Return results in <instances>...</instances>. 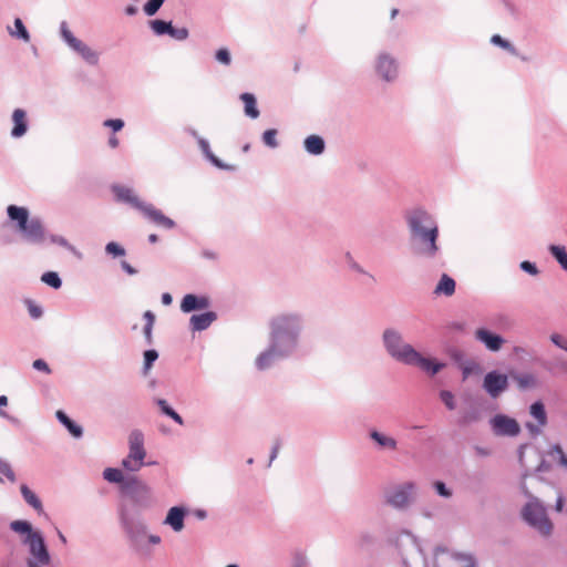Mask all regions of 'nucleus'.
Masks as SVG:
<instances>
[{
  "label": "nucleus",
  "instance_id": "nucleus-1",
  "mask_svg": "<svg viewBox=\"0 0 567 567\" xmlns=\"http://www.w3.org/2000/svg\"><path fill=\"white\" fill-rule=\"evenodd\" d=\"M413 254L421 258H433L439 246V229L433 218L424 210L415 209L408 216Z\"/></svg>",
  "mask_w": 567,
  "mask_h": 567
},
{
  "label": "nucleus",
  "instance_id": "nucleus-2",
  "mask_svg": "<svg viewBox=\"0 0 567 567\" xmlns=\"http://www.w3.org/2000/svg\"><path fill=\"white\" fill-rule=\"evenodd\" d=\"M271 329L272 344L257 359V367L261 370L270 367L277 355H284L293 346L298 320L293 316H278L272 320Z\"/></svg>",
  "mask_w": 567,
  "mask_h": 567
},
{
  "label": "nucleus",
  "instance_id": "nucleus-3",
  "mask_svg": "<svg viewBox=\"0 0 567 567\" xmlns=\"http://www.w3.org/2000/svg\"><path fill=\"white\" fill-rule=\"evenodd\" d=\"M383 339L389 353L404 363L416 365L431 375L437 373L443 367V364L432 359L423 358L410 344L404 343L401 336L395 331L386 330Z\"/></svg>",
  "mask_w": 567,
  "mask_h": 567
},
{
  "label": "nucleus",
  "instance_id": "nucleus-4",
  "mask_svg": "<svg viewBox=\"0 0 567 567\" xmlns=\"http://www.w3.org/2000/svg\"><path fill=\"white\" fill-rule=\"evenodd\" d=\"M524 520L535 528L540 535L549 536L553 532V523L547 516L545 507L537 498H532L522 509Z\"/></svg>",
  "mask_w": 567,
  "mask_h": 567
},
{
  "label": "nucleus",
  "instance_id": "nucleus-5",
  "mask_svg": "<svg viewBox=\"0 0 567 567\" xmlns=\"http://www.w3.org/2000/svg\"><path fill=\"white\" fill-rule=\"evenodd\" d=\"M23 544L28 545L30 551V558L27 560L28 567H42L50 564L51 557L40 532L25 536Z\"/></svg>",
  "mask_w": 567,
  "mask_h": 567
},
{
  "label": "nucleus",
  "instance_id": "nucleus-6",
  "mask_svg": "<svg viewBox=\"0 0 567 567\" xmlns=\"http://www.w3.org/2000/svg\"><path fill=\"white\" fill-rule=\"evenodd\" d=\"M130 453L123 460L122 465L132 472L138 471L145 458L144 437L140 431H133L130 434Z\"/></svg>",
  "mask_w": 567,
  "mask_h": 567
},
{
  "label": "nucleus",
  "instance_id": "nucleus-7",
  "mask_svg": "<svg viewBox=\"0 0 567 567\" xmlns=\"http://www.w3.org/2000/svg\"><path fill=\"white\" fill-rule=\"evenodd\" d=\"M61 33L64 41L76 51L87 63L96 64L99 62V55L90 47L76 39L72 32L66 28L65 23L61 27Z\"/></svg>",
  "mask_w": 567,
  "mask_h": 567
},
{
  "label": "nucleus",
  "instance_id": "nucleus-8",
  "mask_svg": "<svg viewBox=\"0 0 567 567\" xmlns=\"http://www.w3.org/2000/svg\"><path fill=\"white\" fill-rule=\"evenodd\" d=\"M416 486L412 482H405L398 485L386 497V502L396 507L404 508L412 501L415 494Z\"/></svg>",
  "mask_w": 567,
  "mask_h": 567
},
{
  "label": "nucleus",
  "instance_id": "nucleus-9",
  "mask_svg": "<svg viewBox=\"0 0 567 567\" xmlns=\"http://www.w3.org/2000/svg\"><path fill=\"white\" fill-rule=\"evenodd\" d=\"M491 425L496 435L516 436L520 432L518 422L504 414H497L491 420Z\"/></svg>",
  "mask_w": 567,
  "mask_h": 567
},
{
  "label": "nucleus",
  "instance_id": "nucleus-10",
  "mask_svg": "<svg viewBox=\"0 0 567 567\" xmlns=\"http://www.w3.org/2000/svg\"><path fill=\"white\" fill-rule=\"evenodd\" d=\"M529 414L536 420V423L527 422L526 429L533 436H537L542 433L543 429L547 425V413L543 402H534L529 408Z\"/></svg>",
  "mask_w": 567,
  "mask_h": 567
},
{
  "label": "nucleus",
  "instance_id": "nucleus-11",
  "mask_svg": "<svg viewBox=\"0 0 567 567\" xmlns=\"http://www.w3.org/2000/svg\"><path fill=\"white\" fill-rule=\"evenodd\" d=\"M483 386L492 398H497L507 389L508 379L505 374L488 372L484 378Z\"/></svg>",
  "mask_w": 567,
  "mask_h": 567
},
{
  "label": "nucleus",
  "instance_id": "nucleus-12",
  "mask_svg": "<svg viewBox=\"0 0 567 567\" xmlns=\"http://www.w3.org/2000/svg\"><path fill=\"white\" fill-rule=\"evenodd\" d=\"M145 217L159 227L172 229L175 227V221L169 217L165 216L162 210L157 209L152 204H145L141 210Z\"/></svg>",
  "mask_w": 567,
  "mask_h": 567
},
{
  "label": "nucleus",
  "instance_id": "nucleus-13",
  "mask_svg": "<svg viewBox=\"0 0 567 567\" xmlns=\"http://www.w3.org/2000/svg\"><path fill=\"white\" fill-rule=\"evenodd\" d=\"M112 190L118 202L127 203L132 207L138 209L140 212L146 204L138 198V196L134 193L132 188H128L126 186L115 185L112 187Z\"/></svg>",
  "mask_w": 567,
  "mask_h": 567
},
{
  "label": "nucleus",
  "instance_id": "nucleus-14",
  "mask_svg": "<svg viewBox=\"0 0 567 567\" xmlns=\"http://www.w3.org/2000/svg\"><path fill=\"white\" fill-rule=\"evenodd\" d=\"M21 233L31 243L39 244L44 240V228L38 218L30 219L25 227L21 229Z\"/></svg>",
  "mask_w": 567,
  "mask_h": 567
},
{
  "label": "nucleus",
  "instance_id": "nucleus-15",
  "mask_svg": "<svg viewBox=\"0 0 567 567\" xmlns=\"http://www.w3.org/2000/svg\"><path fill=\"white\" fill-rule=\"evenodd\" d=\"M475 338L484 343L491 351H498L504 343V339L501 336L492 333L483 328L475 331Z\"/></svg>",
  "mask_w": 567,
  "mask_h": 567
},
{
  "label": "nucleus",
  "instance_id": "nucleus-16",
  "mask_svg": "<svg viewBox=\"0 0 567 567\" xmlns=\"http://www.w3.org/2000/svg\"><path fill=\"white\" fill-rule=\"evenodd\" d=\"M209 306V300L206 297H197L195 295H186L181 303V309L184 312L194 310L206 309Z\"/></svg>",
  "mask_w": 567,
  "mask_h": 567
},
{
  "label": "nucleus",
  "instance_id": "nucleus-17",
  "mask_svg": "<svg viewBox=\"0 0 567 567\" xmlns=\"http://www.w3.org/2000/svg\"><path fill=\"white\" fill-rule=\"evenodd\" d=\"M12 121L11 135L16 138L23 136L28 131L27 113L22 109H16L12 113Z\"/></svg>",
  "mask_w": 567,
  "mask_h": 567
},
{
  "label": "nucleus",
  "instance_id": "nucleus-18",
  "mask_svg": "<svg viewBox=\"0 0 567 567\" xmlns=\"http://www.w3.org/2000/svg\"><path fill=\"white\" fill-rule=\"evenodd\" d=\"M378 72L382 75L386 81L392 80L396 74V65L392 58L386 54H382L379 58L378 62Z\"/></svg>",
  "mask_w": 567,
  "mask_h": 567
},
{
  "label": "nucleus",
  "instance_id": "nucleus-19",
  "mask_svg": "<svg viewBox=\"0 0 567 567\" xmlns=\"http://www.w3.org/2000/svg\"><path fill=\"white\" fill-rule=\"evenodd\" d=\"M185 511L181 507H172L166 516L165 524L169 525L175 532L184 528Z\"/></svg>",
  "mask_w": 567,
  "mask_h": 567
},
{
  "label": "nucleus",
  "instance_id": "nucleus-20",
  "mask_svg": "<svg viewBox=\"0 0 567 567\" xmlns=\"http://www.w3.org/2000/svg\"><path fill=\"white\" fill-rule=\"evenodd\" d=\"M216 320V313L208 311L200 315H194L190 318L193 330L202 331L207 329Z\"/></svg>",
  "mask_w": 567,
  "mask_h": 567
},
{
  "label": "nucleus",
  "instance_id": "nucleus-21",
  "mask_svg": "<svg viewBox=\"0 0 567 567\" xmlns=\"http://www.w3.org/2000/svg\"><path fill=\"white\" fill-rule=\"evenodd\" d=\"M8 216L11 220L18 221V228L21 231L22 228L30 221L29 212L24 207H19L16 205H10L7 209Z\"/></svg>",
  "mask_w": 567,
  "mask_h": 567
},
{
  "label": "nucleus",
  "instance_id": "nucleus-22",
  "mask_svg": "<svg viewBox=\"0 0 567 567\" xmlns=\"http://www.w3.org/2000/svg\"><path fill=\"white\" fill-rule=\"evenodd\" d=\"M445 564L452 567H475V560L471 555L465 554H452L446 557ZM437 567H443L437 565Z\"/></svg>",
  "mask_w": 567,
  "mask_h": 567
},
{
  "label": "nucleus",
  "instance_id": "nucleus-23",
  "mask_svg": "<svg viewBox=\"0 0 567 567\" xmlns=\"http://www.w3.org/2000/svg\"><path fill=\"white\" fill-rule=\"evenodd\" d=\"M455 292V280L446 274H443L440 281L437 282L434 293L452 296Z\"/></svg>",
  "mask_w": 567,
  "mask_h": 567
},
{
  "label": "nucleus",
  "instance_id": "nucleus-24",
  "mask_svg": "<svg viewBox=\"0 0 567 567\" xmlns=\"http://www.w3.org/2000/svg\"><path fill=\"white\" fill-rule=\"evenodd\" d=\"M240 100L245 105V114L251 118H257L259 116V110L257 107V102L255 96L251 93H243L240 95Z\"/></svg>",
  "mask_w": 567,
  "mask_h": 567
},
{
  "label": "nucleus",
  "instance_id": "nucleus-25",
  "mask_svg": "<svg viewBox=\"0 0 567 567\" xmlns=\"http://www.w3.org/2000/svg\"><path fill=\"white\" fill-rule=\"evenodd\" d=\"M20 491L23 499L39 514H41L43 512V506L39 497L25 484L21 485Z\"/></svg>",
  "mask_w": 567,
  "mask_h": 567
},
{
  "label": "nucleus",
  "instance_id": "nucleus-26",
  "mask_svg": "<svg viewBox=\"0 0 567 567\" xmlns=\"http://www.w3.org/2000/svg\"><path fill=\"white\" fill-rule=\"evenodd\" d=\"M307 152L319 155L324 151V141L318 135H310L305 141Z\"/></svg>",
  "mask_w": 567,
  "mask_h": 567
},
{
  "label": "nucleus",
  "instance_id": "nucleus-27",
  "mask_svg": "<svg viewBox=\"0 0 567 567\" xmlns=\"http://www.w3.org/2000/svg\"><path fill=\"white\" fill-rule=\"evenodd\" d=\"M56 417L74 437H80L82 435L81 426L75 424L63 411H56Z\"/></svg>",
  "mask_w": 567,
  "mask_h": 567
},
{
  "label": "nucleus",
  "instance_id": "nucleus-28",
  "mask_svg": "<svg viewBox=\"0 0 567 567\" xmlns=\"http://www.w3.org/2000/svg\"><path fill=\"white\" fill-rule=\"evenodd\" d=\"M549 251L563 269L567 271V251L564 246L550 245Z\"/></svg>",
  "mask_w": 567,
  "mask_h": 567
},
{
  "label": "nucleus",
  "instance_id": "nucleus-29",
  "mask_svg": "<svg viewBox=\"0 0 567 567\" xmlns=\"http://www.w3.org/2000/svg\"><path fill=\"white\" fill-rule=\"evenodd\" d=\"M10 528L19 534H25V536H31V534H38V530H33L32 526L27 520H13L10 524Z\"/></svg>",
  "mask_w": 567,
  "mask_h": 567
},
{
  "label": "nucleus",
  "instance_id": "nucleus-30",
  "mask_svg": "<svg viewBox=\"0 0 567 567\" xmlns=\"http://www.w3.org/2000/svg\"><path fill=\"white\" fill-rule=\"evenodd\" d=\"M371 437L380 446L388 447L394 450L396 447V442L394 439L385 436L377 431L371 432Z\"/></svg>",
  "mask_w": 567,
  "mask_h": 567
},
{
  "label": "nucleus",
  "instance_id": "nucleus-31",
  "mask_svg": "<svg viewBox=\"0 0 567 567\" xmlns=\"http://www.w3.org/2000/svg\"><path fill=\"white\" fill-rule=\"evenodd\" d=\"M516 381L520 389H530L537 385L536 377L530 373L516 377Z\"/></svg>",
  "mask_w": 567,
  "mask_h": 567
},
{
  "label": "nucleus",
  "instance_id": "nucleus-32",
  "mask_svg": "<svg viewBox=\"0 0 567 567\" xmlns=\"http://www.w3.org/2000/svg\"><path fill=\"white\" fill-rule=\"evenodd\" d=\"M172 27L173 25H172L171 22H166V21H163V20H153V21H151L152 30L156 34H158V35H162V34H165V33L169 34Z\"/></svg>",
  "mask_w": 567,
  "mask_h": 567
},
{
  "label": "nucleus",
  "instance_id": "nucleus-33",
  "mask_svg": "<svg viewBox=\"0 0 567 567\" xmlns=\"http://www.w3.org/2000/svg\"><path fill=\"white\" fill-rule=\"evenodd\" d=\"M158 406L161 408V411L166 414L167 416L172 417L175 422H177L178 424H183V419L182 416L175 412L168 404L165 400H158L157 402Z\"/></svg>",
  "mask_w": 567,
  "mask_h": 567
},
{
  "label": "nucleus",
  "instance_id": "nucleus-34",
  "mask_svg": "<svg viewBox=\"0 0 567 567\" xmlns=\"http://www.w3.org/2000/svg\"><path fill=\"white\" fill-rule=\"evenodd\" d=\"M103 476L106 481L111 483H122L124 481L123 473L117 468L109 467L104 470Z\"/></svg>",
  "mask_w": 567,
  "mask_h": 567
},
{
  "label": "nucleus",
  "instance_id": "nucleus-35",
  "mask_svg": "<svg viewBox=\"0 0 567 567\" xmlns=\"http://www.w3.org/2000/svg\"><path fill=\"white\" fill-rule=\"evenodd\" d=\"M14 27L17 29V33H14L11 29H9V32L11 35L13 37H18V38H21L23 39L25 42H29L30 41V35H29V32L27 31L23 22L21 19L17 18L14 20Z\"/></svg>",
  "mask_w": 567,
  "mask_h": 567
},
{
  "label": "nucleus",
  "instance_id": "nucleus-36",
  "mask_svg": "<svg viewBox=\"0 0 567 567\" xmlns=\"http://www.w3.org/2000/svg\"><path fill=\"white\" fill-rule=\"evenodd\" d=\"M41 280L55 289L60 288L62 285L60 277L53 271L43 274Z\"/></svg>",
  "mask_w": 567,
  "mask_h": 567
},
{
  "label": "nucleus",
  "instance_id": "nucleus-37",
  "mask_svg": "<svg viewBox=\"0 0 567 567\" xmlns=\"http://www.w3.org/2000/svg\"><path fill=\"white\" fill-rule=\"evenodd\" d=\"M549 455L557 456L559 465L567 468V455L565 454L563 447L559 444H555L551 446Z\"/></svg>",
  "mask_w": 567,
  "mask_h": 567
},
{
  "label": "nucleus",
  "instance_id": "nucleus-38",
  "mask_svg": "<svg viewBox=\"0 0 567 567\" xmlns=\"http://www.w3.org/2000/svg\"><path fill=\"white\" fill-rule=\"evenodd\" d=\"M549 455L557 456L559 465L567 468V455L565 454L563 447L559 444H555L551 446Z\"/></svg>",
  "mask_w": 567,
  "mask_h": 567
},
{
  "label": "nucleus",
  "instance_id": "nucleus-39",
  "mask_svg": "<svg viewBox=\"0 0 567 567\" xmlns=\"http://www.w3.org/2000/svg\"><path fill=\"white\" fill-rule=\"evenodd\" d=\"M262 141L269 147H272V148L277 147L278 146L277 130L270 128V130L265 131V133L262 135Z\"/></svg>",
  "mask_w": 567,
  "mask_h": 567
},
{
  "label": "nucleus",
  "instance_id": "nucleus-40",
  "mask_svg": "<svg viewBox=\"0 0 567 567\" xmlns=\"http://www.w3.org/2000/svg\"><path fill=\"white\" fill-rule=\"evenodd\" d=\"M199 146L202 151L206 154V156L218 167H224V165L219 162V159L210 152V147L207 141L200 138Z\"/></svg>",
  "mask_w": 567,
  "mask_h": 567
},
{
  "label": "nucleus",
  "instance_id": "nucleus-41",
  "mask_svg": "<svg viewBox=\"0 0 567 567\" xmlns=\"http://www.w3.org/2000/svg\"><path fill=\"white\" fill-rule=\"evenodd\" d=\"M164 0H150L145 6H144V12L147 14V16H154L158 9L162 7Z\"/></svg>",
  "mask_w": 567,
  "mask_h": 567
},
{
  "label": "nucleus",
  "instance_id": "nucleus-42",
  "mask_svg": "<svg viewBox=\"0 0 567 567\" xmlns=\"http://www.w3.org/2000/svg\"><path fill=\"white\" fill-rule=\"evenodd\" d=\"M105 250L107 254L113 255L114 257L124 256L125 250L118 244L111 241L106 245Z\"/></svg>",
  "mask_w": 567,
  "mask_h": 567
},
{
  "label": "nucleus",
  "instance_id": "nucleus-43",
  "mask_svg": "<svg viewBox=\"0 0 567 567\" xmlns=\"http://www.w3.org/2000/svg\"><path fill=\"white\" fill-rule=\"evenodd\" d=\"M25 305L28 307V311L33 319H39L42 316V309L40 306L35 305L32 300H25Z\"/></svg>",
  "mask_w": 567,
  "mask_h": 567
},
{
  "label": "nucleus",
  "instance_id": "nucleus-44",
  "mask_svg": "<svg viewBox=\"0 0 567 567\" xmlns=\"http://www.w3.org/2000/svg\"><path fill=\"white\" fill-rule=\"evenodd\" d=\"M440 398L444 402V404L446 405V408L449 410L455 409L454 395L450 391H446V390L441 391Z\"/></svg>",
  "mask_w": 567,
  "mask_h": 567
},
{
  "label": "nucleus",
  "instance_id": "nucleus-45",
  "mask_svg": "<svg viewBox=\"0 0 567 567\" xmlns=\"http://www.w3.org/2000/svg\"><path fill=\"white\" fill-rule=\"evenodd\" d=\"M216 60L221 64L229 65L231 62L230 53L227 49L223 48L217 50Z\"/></svg>",
  "mask_w": 567,
  "mask_h": 567
},
{
  "label": "nucleus",
  "instance_id": "nucleus-46",
  "mask_svg": "<svg viewBox=\"0 0 567 567\" xmlns=\"http://www.w3.org/2000/svg\"><path fill=\"white\" fill-rule=\"evenodd\" d=\"M169 35L176 40H185L188 37V30L186 28L172 27Z\"/></svg>",
  "mask_w": 567,
  "mask_h": 567
},
{
  "label": "nucleus",
  "instance_id": "nucleus-47",
  "mask_svg": "<svg viewBox=\"0 0 567 567\" xmlns=\"http://www.w3.org/2000/svg\"><path fill=\"white\" fill-rule=\"evenodd\" d=\"M158 358V354L155 350H147L144 353V365L145 369L148 370L153 362Z\"/></svg>",
  "mask_w": 567,
  "mask_h": 567
},
{
  "label": "nucleus",
  "instance_id": "nucleus-48",
  "mask_svg": "<svg viewBox=\"0 0 567 567\" xmlns=\"http://www.w3.org/2000/svg\"><path fill=\"white\" fill-rule=\"evenodd\" d=\"M433 486H434L435 491L437 492V494L443 497L447 498L452 495L451 491L445 486V484L443 482L436 481V482H434Z\"/></svg>",
  "mask_w": 567,
  "mask_h": 567
},
{
  "label": "nucleus",
  "instance_id": "nucleus-49",
  "mask_svg": "<svg viewBox=\"0 0 567 567\" xmlns=\"http://www.w3.org/2000/svg\"><path fill=\"white\" fill-rule=\"evenodd\" d=\"M104 126L112 128L114 132L121 131L124 126V122L120 118L106 120L103 123Z\"/></svg>",
  "mask_w": 567,
  "mask_h": 567
},
{
  "label": "nucleus",
  "instance_id": "nucleus-50",
  "mask_svg": "<svg viewBox=\"0 0 567 567\" xmlns=\"http://www.w3.org/2000/svg\"><path fill=\"white\" fill-rule=\"evenodd\" d=\"M492 42L494 44H497L506 50L514 51V48L511 45V43L506 40H504L501 35L495 34L492 37Z\"/></svg>",
  "mask_w": 567,
  "mask_h": 567
},
{
  "label": "nucleus",
  "instance_id": "nucleus-51",
  "mask_svg": "<svg viewBox=\"0 0 567 567\" xmlns=\"http://www.w3.org/2000/svg\"><path fill=\"white\" fill-rule=\"evenodd\" d=\"M32 365L35 370L42 371L47 374L51 373V369L49 368L48 363L42 359L34 360Z\"/></svg>",
  "mask_w": 567,
  "mask_h": 567
},
{
  "label": "nucleus",
  "instance_id": "nucleus-52",
  "mask_svg": "<svg viewBox=\"0 0 567 567\" xmlns=\"http://www.w3.org/2000/svg\"><path fill=\"white\" fill-rule=\"evenodd\" d=\"M550 340L553 343H555L557 347L564 349L567 351V341L558 333H553L550 336Z\"/></svg>",
  "mask_w": 567,
  "mask_h": 567
},
{
  "label": "nucleus",
  "instance_id": "nucleus-53",
  "mask_svg": "<svg viewBox=\"0 0 567 567\" xmlns=\"http://www.w3.org/2000/svg\"><path fill=\"white\" fill-rule=\"evenodd\" d=\"M520 268L524 271L530 274L532 276H536L538 274L537 267L533 262H530V261H523L520 264Z\"/></svg>",
  "mask_w": 567,
  "mask_h": 567
},
{
  "label": "nucleus",
  "instance_id": "nucleus-54",
  "mask_svg": "<svg viewBox=\"0 0 567 567\" xmlns=\"http://www.w3.org/2000/svg\"><path fill=\"white\" fill-rule=\"evenodd\" d=\"M127 487H132V488H136V489H141V491H146V486L144 484H142L136 478H133L131 480L127 485Z\"/></svg>",
  "mask_w": 567,
  "mask_h": 567
},
{
  "label": "nucleus",
  "instance_id": "nucleus-55",
  "mask_svg": "<svg viewBox=\"0 0 567 567\" xmlns=\"http://www.w3.org/2000/svg\"><path fill=\"white\" fill-rule=\"evenodd\" d=\"M144 319L146 320V324L154 326L155 322V316L152 311L147 310L144 313Z\"/></svg>",
  "mask_w": 567,
  "mask_h": 567
},
{
  "label": "nucleus",
  "instance_id": "nucleus-56",
  "mask_svg": "<svg viewBox=\"0 0 567 567\" xmlns=\"http://www.w3.org/2000/svg\"><path fill=\"white\" fill-rule=\"evenodd\" d=\"M152 329H153V327L150 324H145V327H144V336L148 343L152 342Z\"/></svg>",
  "mask_w": 567,
  "mask_h": 567
},
{
  "label": "nucleus",
  "instance_id": "nucleus-57",
  "mask_svg": "<svg viewBox=\"0 0 567 567\" xmlns=\"http://www.w3.org/2000/svg\"><path fill=\"white\" fill-rule=\"evenodd\" d=\"M122 268L128 274L134 275L136 274V270L126 261H122Z\"/></svg>",
  "mask_w": 567,
  "mask_h": 567
},
{
  "label": "nucleus",
  "instance_id": "nucleus-58",
  "mask_svg": "<svg viewBox=\"0 0 567 567\" xmlns=\"http://www.w3.org/2000/svg\"><path fill=\"white\" fill-rule=\"evenodd\" d=\"M172 300H173V298H172V296H171L168 292L163 293V296H162V302H163L164 305H166V306L171 305V303H172Z\"/></svg>",
  "mask_w": 567,
  "mask_h": 567
},
{
  "label": "nucleus",
  "instance_id": "nucleus-59",
  "mask_svg": "<svg viewBox=\"0 0 567 567\" xmlns=\"http://www.w3.org/2000/svg\"><path fill=\"white\" fill-rule=\"evenodd\" d=\"M109 145L112 147V148H116L118 146V138L116 136H111L109 138Z\"/></svg>",
  "mask_w": 567,
  "mask_h": 567
},
{
  "label": "nucleus",
  "instance_id": "nucleus-60",
  "mask_svg": "<svg viewBox=\"0 0 567 567\" xmlns=\"http://www.w3.org/2000/svg\"><path fill=\"white\" fill-rule=\"evenodd\" d=\"M563 506H564V497L563 496H558L557 502H556V511L557 512H561L563 511Z\"/></svg>",
  "mask_w": 567,
  "mask_h": 567
},
{
  "label": "nucleus",
  "instance_id": "nucleus-61",
  "mask_svg": "<svg viewBox=\"0 0 567 567\" xmlns=\"http://www.w3.org/2000/svg\"><path fill=\"white\" fill-rule=\"evenodd\" d=\"M8 405V398L6 395L0 396V408Z\"/></svg>",
  "mask_w": 567,
  "mask_h": 567
},
{
  "label": "nucleus",
  "instance_id": "nucleus-62",
  "mask_svg": "<svg viewBox=\"0 0 567 567\" xmlns=\"http://www.w3.org/2000/svg\"><path fill=\"white\" fill-rule=\"evenodd\" d=\"M278 444H276L272 449V453H271V456H270V461H272L276 456H277V453H278Z\"/></svg>",
  "mask_w": 567,
  "mask_h": 567
},
{
  "label": "nucleus",
  "instance_id": "nucleus-63",
  "mask_svg": "<svg viewBox=\"0 0 567 567\" xmlns=\"http://www.w3.org/2000/svg\"><path fill=\"white\" fill-rule=\"evenodd\" d=\"M150 542L153 544H158L161 542V538L158 536L152 535L150 536Z\"/></svg>",
  "mask_w": 567,
  "mask_h": 567
},
{
  "label": "nucleus",
  "instance_id": "nucleus-64",
  "mask_svg": "<svg viewBox=\"0 0 567 567\" xmlns=\"http://www.w3.org/2000/svg\"><path fill=\"white\" fill-rule=\"evenodd\" d=\"M148 240L152 243V244H155L157 240H158V237L156 234H151L148 236Z\"/></svg>",
  "mask_w": 567,
  "mask_h": 567
}]
</instances>
